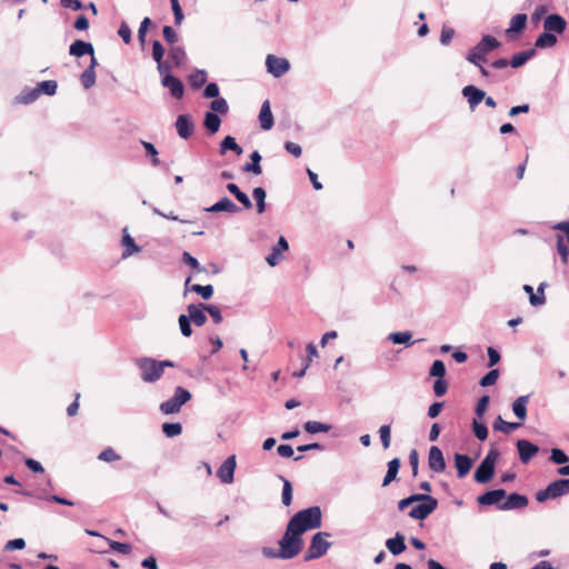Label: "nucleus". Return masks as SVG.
Instances as JSON below:
<instances>
[{"instance_id": "f257e3e1", "label": "nucleus", "mask_w": 569, "mask_h": 569, "mask_svg": "<svg viewBox=\"0 0 569 569\" xmlns=\"http://www.w3.org/2000/svg\"><path fill=\"white\" fill-rule=\"evenodd\" d=\"M321 523V509L318 506H312L295 513L290 518L287 527L290 528L291 531H296L297 533L302 535L308 530L320 528Z\"/></svg>"}, {"instance_id": "f03ea898", "label": "nucleus", "mask_w": 569, "mask_h": 569, "mask_svg": "<svg viewBox=\"0 0 569 569\" xmlns=\"http://www.w3.org/2000/svg\"><path fill=\"white\" fill-rule=\"evenodd\" d=\"M500 42L492 36H483L482 39L467 53L466 59L473 66H480L487 61V56L497 49Z\"/></svg>"}, {"instance_id": "7ed1b4c3", "label": "nucleus", "mask_w": 569, "mask_h": 569, "mask_svg": "<svg viewBox=\"0 0 569 569\" xmlns=\"http://www.w3.org/2000/svg\"><path fill=\"white\" fill-rule=\"evenodd\" d=\"M280 559H292L300 553L303 548L301 535L286 528L282 538L279 540Z\"/></svg>"}, {"instance_id": "20e7f679", "label": "nucleus", "mask_w": 569, "mask_h": 569, "mask_svg": "<svg viewBox=\"0 0 569 569\" xmlns=\"http://www.w3.org/2000/svg\"><path fill=\"white\" fill-rule=\"evenodd\" d=\"M498 457L499 451L492 447L475 471L473 478L476 482L487 483L492 479Z\"/></svg>"}, {"instance_id": "39448f33", "label": "nucleus", "mask_w": 569, "mask_h": 569, "mask_svg": "<svg viewBox=\"0 0 569 569\" xmlns=\"http://www.w3.org/2000/svg\"><path fill=\"white\" fill-rule=\"evenodd\" d=\"M191 399V393L183 387H177L171 398L160 403V411L164 415L178 413L181 407Z\"/></svg>"}, {"instance_id": "423d86ee", "label": "nucleus", "mask_w": 569, "mask_h": 569, "mask_svg": "<svg viewBox=\"0 0 569 569\" xmlns=\"http://www.w3.org/2000/svg\"><path fill=\"white\" fill-rule=\"evenodd\" d=\"M569 493V479L561 478L550 482L547 488L536 493L538 502H545L549 499H556Z\"/></svg>"}, {"instance_id": "0eeeda50", "label": "nucleus", "mask_w": 569, "mask_h": 569, "mask_svg": "<svg viewBox=\"0 0 569 569\" xmlns=\"http://www.w3.org/2000/svg\"><path fill=\"white\" fill-rule=\"evenodd\" d=\"M136 365L141 372V379L143 382L153 383L162 377L159 360L143 357L137 359Z\"/></svg>"}, {"instance_id": "6e6552de", "label": "nucleus", "mask_w": 569, "mask_h": 569, "mask_svg": "<svg viewBox=\"0 0 569 569\" xmlns=\"http://www.w3.org/2000/svg\"><path fill=\"white\" fill-rule=\"evenodd\" d=\"M328 537H330V533L325 531H319L313 535L310 546L305 553V561L321 558L327 553L331 546V543L327 541Z\"/></svg>"}, {"instance_id": "1a4fd4ad", "label": "nucleus", "mask_w": 569, "mask_h": 569, "mask_svg": "<svg viewBox=\"0 0 569 569\" xmlns=\"http://www.w3.org/2000/svg\"><path fill=\"white\" fill-rule=\"evenodd\" d=\"M266 67L269 73L279 78L290 69V63L286 58L268 54L266 58Z\"/></svg>"}, {"instance_id": "9d476101", "label": "nucleus", "mask_w": 569, "mask_h": 569, "mask_svg": "<svg viewBox=\"0 0 569 569\" xmlns=\"http://www.w3.org/2000/svg\"><path fill=\"white\" fill-rule=\"evenodd\" d=\"M237 467L236 456H229L217 470V477L224 485H230L234 479Z\"/></svg>"}, {"instance_id": "9b49d317", "label": "nucleus", "mask_w": 569, "mask_h": 569, "mask_svg": "<svg viewBox=\"0 0 569 569\" xmlns=\"http://www.w3.org/2000/svg\"><path fill=\"white\" fill-rule=\"evenodd\" d=\"M567 21L566 19L558 14L551 13L547 16L543 20V29L553 34H562L566 31Z\"/></svg>"}, {"instance_id": "f8f14e48", "label": "nucleus", "mask_w": 569, "mask_h": 569, "mask_svg": "<svg viewBox=\"0 0 569 569\" xmlns=\"http://www.w3.org/2000/svg\"><path fill=\"white\" fill-rule=\"evenodd\" d=\"M438 507V500L435 498L429 501H425L415 506L408 513V516L416 520H425L429 517Z\"/></svg>"}, {"instance_id": "ddd939ff", "label": "nucleus", "mask_w": 569, "mask_h": 569, "mask_svg": "<svg viewBox=\"0 0 569 569\" xmlns=\"http://www.w3.org/2000/svg\"><path fill=\"white\" fill-rule=\"evenodd\" d=\"M177 133L181 139H189L194 130L192 117L188 113L179 114L176 120Z\"/></svg>"}, {"instance_id": "4468645a", "label": "nucleus", "mask_w": 569, "mask_h": 569, "mask_svg": "<svg viewBox=\"0 0 569 569\" xmlns=\"http://www.w3.org/2000/svg\"><path fill=\"white\" fill-rule=\"evenodd\" d=\"M461 93L467 99L471 111L486 98V92L472 84L463 87Z\"/></svg>"}, {"instance_id": "2eb2a0df", "label": "nucleus", "mask_w": 569, "mask_h": 569, "mask_svg": "<svg viewBox=\"0 0 569 569\" xmlns=\"http://www.w3.org/2000/svg\"><path fill=\"white\" fill-rule=\"evenodd\" d=\"M519 459L522 463H528L539 451V447L526 439L517 441Z\"/></svg>"}, {"instance_id": "dca6fc26", "label": "nucleus", "mask_w": 569, "mask_h": 569, "mask_svg": "<svg viewBox=\"0 0 569 569\" xmlns=\"http://www.w3.org/2000/svg\"><path fill=\"white\" fill-rule=\"evenodd\" d=\"M161 84L164 88H168L171 96L176 99H181L184 93V87L182 81L172 76V74H164V77L161 79Z\"/></svg>"}, {"instance_id": "f3484780", "label": "nucleus", "mask_w": 569, "mask_h": 569, "mask_svg": "<svg viewBox=\"0 0 569 569\" xmlns=\"http://www.w3.org/2000/svg\"><path fill=\"white\" fill-rule=\"evenodd\" d=\"M204 211L209 212V213H218V212L237 213L240 211V208L228 197H223L219 201L213 203L212 206L204 208Z\"/></svg>"}, {"instance_id": "a211bd4d", "label": "nucleus", "mask_w": 569, "mask_h": 569, "mask_svg": "<svg viewBox=\"0 0 569 569\" xmlns=\"http://www.w3.org/2000/svg\"><path fill=\"white\" fill-rule=\"evenodd\" d=\"M428 466L435 472H442L446 469L442 451L437 446H432L429 450Z\"/></svg>"}, {"instance_id": "6ab92c4d", "label": "nucleus", "mask_w": 569, "mask_h": 569, "mask_svg": "<svg viewBox=\"0 0 569 569\" xmlns=\"http://www.w3.org/2000/svg\"><path fill=\"white\" fill-rule=\"evenodd\" d=\"M187 310L188 317L197 327H201L207 322L204 303H191L187 307Z\"/></svg>"}, {"instance_id": "aec40b11", "label": "nucleus", "mask_w": 569, "mask_h": 569, "mask_svg": "<svg viewBox=\"0 0 569 569\" xmlns=\"http://www.w3.org/2000/svg\"><path fill=\"white\" fill-rule=\"evenodd\" d=\"M528 505V498L520 493H510L506 501L498 505V508L500 510H513V509H521L527 507Z\"/></svg>"}, {"instance_id": "412c9836", "label": "nucleus", "mask_w": 569, "mask_h": 569, "mask_svg": "<svg viewBox=\"0 0 569 569\" xmlns=\"http://www.w3.org/2000/svg\"><path fill=\"white\" fill-rule=\"evenodd\" d=\"M506 498L505 489L489 490L477 498V501L481 506H492L500 502Z\"/></svg>"}, {"instance_id": "4be33fe9", "label": "nucleus", "mask_w": 569, "mask_h": 569, "mask_svg": "<svg viewBox=\"0 0 569 569\" xmlns=\"http://www.w3.org/2000/svg\"><path fill=\"white\" fill-rule=\"evenodd\" d=\"M94 52L93 46L83 40H76L69 47V54L73 57H82L84 54L92 56Z\"/></svg>"}, {"instance_id": "5701e85b", "label": "nucleus", "mask_w": 569, "mask_h": 569, "mask_svg": "<svg viewBox=\"0 0 569 569\" xmlns=\"http://www.w3.org/2000/svg\"><path fill=\"white\" fill-rule=\"evenodd\" d=\"M386 547L390 553L398 556L406 550L405 536L397 532L395 537L387 539Z\"/></svg>"}, {"instance_id": "b1692460", "label": "nucleus", "mask_w": 569, "mask_h": 569, "mask_svg": "<svg viewBox=\"0 0 569 569\" xmlns=\"http://www.w3.org/2000/svg\"><path fill=\"white\" fill-rule=\"evenodd\" d=\"M455 462H456L458 478L466 477L472 467V460L467 455L456 453Z\"/></svg>"}, {"instance_id": "393cba45", "label": "nucleus", "mask_w": 569, "mask_h": 569, "mask_svg": "<svg viewBox=\"0 0 569 569\" xmlns=\"http://www.w3.org/2000/svg\"><path fill=\"white\" fill-rule=\"evenodd\" d=\"M260 127L263 130H270L273 127V116L270 109L269 100H266L259 112Z\"/></svg>"}, {"instance_id": "a878e982", "label": "nucleus", "mask_w": 569, "mask_h": 569, "mask_svg": "<svg viewBox=\"0 0 569 569\" xmlns=\"http://www.w3.org/2000/svg\"><path fill=\"white\" fill-rule=\"evenodd\" d=\"M529 395L520 396L512 403V411L521 422L527 418V405L529 402Z\"/></svg>"}, {"instance_id": "bb28decb", "label": "nucleus", "mask_w": 569, "mask_h": 569, "mask_svg": "<svg viewBox=\"0 0 569 569\" xmlns=\"http://www.w3.org/2000/svg\"><path fill=\"white\" fill-rule=\"evenodd\" d=\"M536 54V49L531 48L525 51H520L515 53L509 60V64L517 69L522 67L527 61H529Z\"/></svg>"}, {"instance_id": "cd10ccee", "label": "nucleus", "mask_w": 569, "mask_h": 569, "mask_svg": "<svg viewBox=\"0 0 569 569\" xmlns=\"http://www.w3.org/2000/svg\"><path fill=\"white\" fill-rule=\"evenodd\" d=\"M203 126L210 134H214L220 129L221 119L217 113L207 111L204 113Z\"/></svg>"}, {"instance_id": "c85d7f7f", "label": "nucleus", "mask_w": 569, "mask_h": 569, "mask_svg": "<svg viewBox=\"0 0 569 569\" xmlns=\"http://www.w3.org/2000/svg\"><path fill=\"white\" fill-rule=\"evenodd\" d=\"M169 58L177 68L183 67L187 62V53L181 46H172L169 50Z\"/></svg>"}, {"instance_id": "c756f323", "label": "nucleus", "mask_w": 569, "mask_h": 569, "mask_svg": "<svg viewBox=\"0 0 569 569\" xmlns=\"http://www.w3.org/2000/svg\"><path fill=\"white\" fill-rule=\"evenodd\" d=\"M557 42H558L557 36L545 30L536 39L535 46H536V48H539V49H547V48L555 47L557 44Z\"/></svg>"}, {"instance_id": "7c9ffc66", "label": "nucleus", "mask_w": 569, "mask_h": 569, "mask_svg": "<svg viewBox=\"0 0 569 569\" xmlns=\"http://www.w3.org/2000/svg\"><path fill=\"white\" fill-rule=\"evenodd\" d=\"M526 23H527V14L518 13L511 18L510 26L506 30V33L507 34L519 33L525 29Z\"/></svg>"}, {"instance_id": "2f4dec72", "label": "nucleus", "mask_w": 569, "mask_h": 569, "mask_svg": "<svg viewBox=\"0 0 569 569\" xmlns=\"http://www.w3.org/2000/svg\"><path fill=\"white\" fill-rule=\"evenodd\" d=\"M250 160H251V162L250 163H246L242 167V170L244 172H250V173H253V174H261V172H262V168L260 166L261 154L259 153L258 150H254L250 154Z\"/></svg>"}, {"instance_id": "473e14b6", "label": "nucleus", "mask_w": 569, "mask_h": 569, "mask_svg": "<svg viewBox=\"0 0 569 569\" xmlns=\"http://www.w3.org/2000/svg\"><path fill=\"white\" fill-rule=\"evenodd\" d=\"M521 426H522V423H521V422H508V421L503 420V419L501 418V416H499V417L495 420V422H493V425H492V428H493V430H496V431H500V432H503V433L508 435V433H510L511 431H513V430H516V429L520 428Z\"/></svg>"}, {"instance_id": "72a5a7b5", "label": "nucleus", "mask_w": 569, "mask_h": 569, "mask_svg": "<svg viewBox=\"0 0 569 569\" xmlns=\"http://www.w3.org/2000/svg\"><path fill=\"white\" fill-rule=\"evenodd\" d=\"M227 151H233L237 156H240L243 149L237 143L233 137L227 136L220 143V154H224Z\"/></svg>"}, {"instance_id": "f704fd0d", "label": "nucleus", "mask_w": 569, "mask_h": 569, "mask_svg": "<svg viewBox=\"0 0 569 569\" xmlns=\"http://www.w3.org/2000/svg\"><path fill=\"white\" fill-rule=\"evenodd\" d=\"M400 468V459L393 458L388 462V470L383 478L382 486H388L391 481H393L397 478V475L399 472Z\"/></svg>"}, {"instance_id": "c9c22d12", "label": "nucleus", "mask_w": 569, "mask_h": 569, "mask_svg": "<svg viewBox=\"0 0 569 569\" xmlns=\"http://www.w3.org/2000/svg\"><path fill=\"white\" fill-rule=\"evenodd\" d=\"M40 97V89H26L16 97L17 103L29 104L34 102Z\"/></svg>"}, {"instance_id": "e433bc0d", "label": "nucleus", "mask_w": 569, "mask_h": 569, "mask_svg": "<svg viewBox=\"0 0 569 569\" xmlns=\"http://www.w3.org/2000/svg\"><path fill=\"white\" fill-rule=\"evenodd\" d=\"M412 333L410 331H398L392 332L388 336V340L396 345H406L411 346L413 342L411 341Z\"/></svg>"}, {"instance_id": "4c0bfd02", "label": "nucleus", "mask_w": 569, "mask_h": 569, "mask_svg": "<svg viewBox=\"0 0 569 569\" xmlns=\"http://www.w3.org/2000/svg\"><path fill=\"white\" fill-rule=\"evenodd\" d=\"M252 197L257 204V212L259 214L263 213L267 208L266 207V197H267L266 190L262 187H256L252 190Z\"/></svg>"}, {"instance_id": "58836bf2", "label": "nucleus", "mask_w": 569, "mask_h": 569, "mask_svg": "<svg viewBox=\"0 0 569 569\" xmlns=\"http://www.w3.org/2000/svg\"><path fill=\"white\" fill-rule=\"evenodd\" d=\"M122 244L124 247V250L122 252L123 258H128L141 250V248L136 244L134 240L128 233L123 234Z\"/></svg>"}, {"instance_id": "ea45409f", "label": "nucleus", "mask_w": 569, "mask_h": 569, "mask_svg": "<svg viewBox=\"0 0 569 569\" xmlns=\"http://www.w3.org/2000/svg\"><path fill=\"white\" fill-rule=\"evenodd\" d=\"M303 428L308 433L313 435L318 432H328L331 429V426L323 422L310 420L303 425Z\"/></svg>"}, {"instance_id": "a19ab883", "label": "nucleus", "mask_w": 569, "mask_h": 569, "mask_svg": "<svg viewBox=\"0 0 569 569\" xmlns=\"http://www.w3.org/2000/svg\"><path fill=\"white\" fill-rule=\"evenodd\" d=\"M207 81V72L204 70H196L192 72L189 77L190 86L193 89H199L202 87Z\"/></svg>"}, {"instance_id": "79ce46f5", "label": "nucleus", "mask_w": 569, "mask_h": 569, "mask_svg": "<svg viewBox=\"0 0 569 569\" xmlns=\"http://www.w3.org/2000/svg\"><path fill=\"white\" fill-rule=\"evenodd\" d=\"M556 242H557V251H558V253L560 256V259H561L563 264H567L568 263V259H569V248L565 243L563 236L557 234L556 236Z\"/></svg>"}, {"instance_id": "37998d69", "label": "nucleus", "mask_w": 569, "mask_h": 569, "mask_svg": "<svg viewBox=\"0 0 569 569\" xmlns=\"http://www.w3.org/2000/svg\"><path fill=\"white\" fill-rule=\"evenodd\" d=\"M162 432L168 438H173L182 432V426L180 422H164L162 425Z\"/></svg>"}, {"instance_id": "c03bdc74", "label": "nucleus", "mask_w": 569, "mask_h": 569, "mask_svg": "<svg viewBox=\"0 0 569 569\" xmlns=\"http://www.w3.org/2000/svg\"><path fill=\"white\" fill-rule=\"evenodd\" d=\"M210 109L211 112H214L217 114H227L229 111V106L226 99L218 97L211 101Z\"/></svg>"}, {"instance_id": "a18cd8bd", "label": "nucleus", "mask_w": 569, "mask_h": 569, "mask_svg": "<svg viewBox=\"0 0 569 569\" xmlns=\"http://www.w3.org/2000/svg\"><path fill=\"white\" fill-rule=\"evenodd\" d=\"M96 70H92V68H87L80 77L81 83L84 89H90L96 83Z\"/></svg>"}, {"instance_id": "49530a36", "label": "nucleus", "mask_w": 569, "mask_h": 569, "mask_svg": "<svg viewBox=\"0 0 569 569\" xmlns=\"http://www.w3.org/2000/svg\"><path fill=\"white\" fill-rule=\"evenodd\" d=\"M280 479L283 482L281 500H282V503L288 507V506H290V503L292 501V485L288 479H286L282 476L280 477Z\"/></svg>"}, {"instance_id": "de8ad7c7", "label": "nucleus", "mask_w": 569, "mask_h": 569, "mask_svg": "<svg viewBox=\"0 0 569 569\" xmlns=\"http://www.w3.org/2000/svg\"><path fill=\"white\" fill-rule=\"evenodd\" d=\"M36 88L40 89V94L53 96L57 92L58 84L54 80H44L39 82Z\"/></svg>"}, {"instance_id": "09e8293b", "label": "nucleus", "mask_w": 569, "mask_h": 569, "mask_svg": "<svg viewBox=\"0 0 569 569\" xmlns=\"http://www.w3.org/2000/svg\"><path fill=\"white\" fill-rule=\"evenodd\" d=\"M190 291H193L201 296L202 299L208 300L213 295V287L211 284L201 286V284H192L190 287Z\"/></svg>"}, {"instance_id": "8fccbe9b", "label": "nucleus", "mask_w": 569, "mask_h": 569, "mask_svg": "<svg viewBox=\"0 0 569 569\" xmlns=\"http://www.w3.org/2000/svg\"><path fill=\"white\" fill-rule=\"evenodd\" d=\"M104 540L109 543L112 550L118 551L122 555H129L132 551V547L130 543L114 541L109 538H104Z\"/></svg>"}, {"instance_id": "3c124183", "label": "nucleus", "mask_w": 569, "mask_h": 569, "mask_svg": "<svg viewBox=\"0 0 569 569\" xmlns=\"http://www.w3.org/2000/svg\"><path fill=\"white\" fill-rule=\"evenodd\" d=\"M179 328L183 337L192 335L191 320L188 315H180L178 318Z\"/></svg>"}, {"instance_id": "603ef678", "label": "nucleus", "mask_w": 569, "mask_h": 569, "mask_svg": "<svg viewBox=\"0 0 569 569\" xmlns=\"http://www.w3.org/2000/svg\"><path fill=\"white\" fill-rule=\"evenodd\" d=\"M550 460L556 465H563L569 461V456L559 448H552L550 452Z\"/></svg>"}, {"instance_id": "864d4df0", "label": "nucleus", "mask_w": 569, "mask_h": 569, "mask_svg": "<svg viewBox=\"0 0 569 569\" xmlns=\"http://www.w3.org/2000/svg\"><path fill=\"white\" fill-rule=\"evenodd\" d=\"M543 290H545V283H540V286L537 289V293H532L529 297V301H530L531 306L537 307V306H541L545 303L546 298H545Z\"/></svg>"}, {"instance_id": "5fc2aeb1", "label": "nucleus", "mask_w": 569, "mask_h": 569, "mask_svg": "<svg viewBox=\"0 0 569 569\" xmlns=\"http://www.w3.org/2000/svg\"><path fill=\"white\" fill-rule=\"evenodd\" d=\"M472 429H473L475 436L479 440L483 441V440L487 439V437H488V428H487V426L483 422H479V421H477L475 419L473 422H472Z\"/></svg>"}, {"instance_id": "6e6d98bb", "label": "nucleus", "mask_w": 569, "mask_h": 569, "mask_svg": "<svg viewBox=\"0 0 569 569\" xmlns=\"http://www.w3.org/2000/svg\"><path fill=\"white\" fill-rule=\"evenodd\" d=\"M181 260H182V262L184 264L189 266L190 268H192L197 272H202L204 270L200 266L199 261L193 256H191L189 252H187V251H184L182 253Z\"/></svg>"}, {"instance_id": "4d7b16f0", "label": "nucleus", "mask_w": 569, "mask_h": 569, "mask_svg": "<svg viewBox=\"0 0 569 569\" xmlns=\"http://www.w3.org/2000/svg\"><path fill=\"white\" fill-rule=\"evenodd\" d=\"M141 143L146 150L147 156H149L151 158L152 166H154V167L159 166L160 161L158 158V151H157L156 147L151 142H147V141H141Z\"/></svg>"}, {"instance_id": "13d9d810", "label": "nucleus", "mask_w": 569, "mask_h": 569, "mask_svg": "<svg viewBox=\"0 0 569 569\" xmlns=\"http://www.w3.org/2000/svg\"><path fill=\"white\" fill-rule=\"evenodd\" d=\"M498 378H499V370L492 369L481 378L479 383L481 387H490L497 382Z\"/></svg>"}, {"instance_id": "bf43d9fd", "label": "nucleus", "mask_w": 569, "mask_h": 569, "mask_svg": "<svg viewBox=\"0 0 569 569\" xmlns=\"http://www.w3.org/2000/svg\"><path fill=\"white\" fill-rule=\"evenodd\" d=\"M98 459L106 462H112L119 460L120 456L111 447H108L99 453Z\"/></svg>"}, {"instance_id": "052dcab7", "label": "nucleus", "mask_w": 569, "mask_h": 569, "mask_svg": "<svg viewBox=\"0 0 569 569\" xmlns=\"http://www.w3.org/2000/svg\"><path fill=\"white\" fill-rule=\"evenodd\" d=\"M429 373L432 377L443 378L446 375V366H445L443 361L435 360L431 365Z\"/></svg>"}, {"instance_id": "680f3d73", "label": "nucleus", "mask_w": 569, "mask_h": 569, "mask_svg": "<svg viewBox=\"0 0 569 569\" xmlns=\"http://www.w3.org/2000/svg\"><path fill=\"white\" fill-rule=\"evenodd\" d=\"M390 432H391L390 425H383L379 428L380 440H381L382 447L385 449H388L390 447V441H391Z\"/></svg>"}, {"instance_id": "e2e57ef3", "label": "nucleus", "mask_w": 569, "mask_h": 569, "mask_svg": "<svg viewBox=\"0 0 569 569\" xmlns=\"http://www.w3.org/2000/svg\"><path fill=\"white\" fill-rule=\"evenodd\" d=\"M164 40L171 44V47L178 41V33L170 26H164L162 29Z\"/></svg>"}, {"instance_id": "0e129e2a", "label": "nucleus", "mask_w": 569, "mask_h": 569, "mask_svg": "<svg viewBox=\"0 0 569 569\" xmlns=\"http://www.w3.org/2000/svg\"><path fill=\"white\" fill-rule=\"evenodd\" d=\"M282 259L281 251L279 247H273L271 253L267 256L266 261L270 267L277 266Z\"/></svg>"}, {"instance_id": "69168bd1", "label": "nucleus", "mask_w": 569, "mask_h": 569, "mask_svg": "<svg viewBox=\"0 0 569 569\" xmlns=\"http://www.w3.org/2000/svg\"><path fill=\"white\" fill-rule=\"evenodd\" d=\"M206 310L214 321V323H220L222 321L221 310L216 305H206Z\"/></svg>"}, {"instance_id": "338daca9", "label": "nucleus", "mask_w": 569, "mask_h": 569, "mask_svg": "<svg viewBox=\"0 0 569 569\" xmlns=\"http://www.w3.org/2000/svg\"><path fill=\"white\" fill-rule=\"evenodd\" d=\"M448 382L445 378H438L433 383V392L437 397H441L447 392Z\"/></svg>"}, {"instance_id": "774afa93", "label": "nucleus", "mask_w": 569, "mask_h": 569, "mask_svg": "<svg viewBox=\"0 0 569 569\" xmlns=\"http://www.w3.org/2000/svg\"><path fill=\"white\" fill-rule=\"evenodd\" d=\"M455 36V30L450 27L443 26L440 34V42L442 46H448Z\"/></svg>"}]
</instances>
